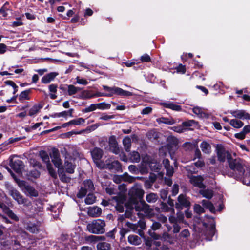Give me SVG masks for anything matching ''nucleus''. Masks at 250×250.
I'll return each mask as SVG.
<instances>
[{
  "label": "nucleus",
  "mask_w": 250,
  "mask_h": 250,
  "mask_svg": "<svg viewBox=\"0 0 250 250\" xmlns=\"http://www.w3.org/2000/svg\"><path fill=\"white\" fill-rule=\"evenodd\" d=\"M158 196L157 194L151 193L146 196V200L149 203H154L157 200Z\"/></svg>",
  "instance_id": "obj_41"
},
{
  "label": "nucleus",
  "mask_w": 250,
  "mask_h": 250,
  "mask_svg": "<svg viewBox=\"0 0 250 250\" xmlns=\"http://www.w3.org/2000/svg\"><path fill=\"white\" fill-rule=\"evenodd\" d=\"M85 122V119L83 118H79L77 119H73L70 121V123L72 125H80L83 124Z\"/></svg>",
  "instance_id": "obj_44"
},
{
  "label": "nucleus",
  "mask_w": 250,
  "mask_h": 250,
  "mask_svg": "<svg viewBox=\"0 0 250 250\" xmlns=\"http://www.w3.org/2000/svg\"><path fill=\"white\" fill-rule=\"evenodd\" d=\"M189 232L188 229L183 230L180 234V235L182 237L186 238L189 236Z\"/></svg>",
  "instance_id": "obj_64"
},
{
  "label": "nucleus",
  "mask_w": 250,
  "mask_h": 250,
  "mask_svg": "<svg viewBox=\"0 0 250 250\" xmlns=\"http://www.w3.org/2000/svg\"><path fill=\"white\" fill-rule=\"evenodd\" d=\"M27 230L33 233H36L39 231V227L34 223H29L25 226Z\"/></svg>",
  "instance_id": "obj_22"
},
{
  "label": "nucleus",
  "mask_w": 250,
  "mask_h": 250,
  "mask_svg": "<svg viewBox=\"0 0 250 250\" xmlns=\"http://www.w3.org/2000/svg\"><path fill=\"white\" fill-rule=\"evenodd\" d=\"M200 193L203 197L208 199H211L213 195V191L211 189H201L200 191Z\"/></svg>",
  "instance_id": "obj_34"
},
{
  "label": "nucleus",
  "mask_w": 250,
  "mask_h": 250,
  "mask_svg": "<svg viewBox=\"0 0 250 250\" xmlns=\"http://www.w3.org/2000/svg\"><path fill=\"white\" fill-rule=\"evenodd\" d=\"M97 107L98 109H109L110 104L105 103H101L97 104Z\"/></svg>",
  "instance_id": "obj_50"
},
{
  "label": "nucleus",
  "mask_w": 250,
  "mask_h": 250,
  "mask_svg": "<svg viewBox=\"0 0 250 250\" xmlns=\"http://www.w3.org/2000/svg\"><path fill=\"white\" fill-rule=\"evenodd\" d=\"M116 208L119 212H123L124 211V205L123 203H118L116 206Z\"/></svg>",
  "instance_id": "obj_55"
},
{
  "label": "nucleus",
  "mask_w": 250,
  "mask_h": 250,
  "mask_svg": "<svg viewBox=\"0 0 250 250\" xmlns=\"http://www.w3.org/2000/svg\"><path fill=\"white\" fill-rule=\"evenodd\" d=\"M81 88L76 87L73 85L70 84L67 85V92L69 96H72L76 94L78 91H80Z\"/></svg>",
  "instance_id": "obj_31"
},
{
  "label": "nucleus",
  "mask_w": 250,
  "mask_h": 250,
  "mask_svg": "<svg viewBox=\"0 0 250 250\" xmlns=\"http://www.w3.org/2000/svg\"><path fill=\"white\" fill-rule=\"evenodd\" d=\"M105 223L101 219H96L87 225V230L92 233L103 234L105 232Z\"/></svg>",
  "instance_id": "obj_4"
},
{
  "label": "nucleus",
  "mask_w": 250,
  "mask_h": 250,
  "mask_svg": "<svg viewBox=\"0 0 250 250\" xmlns=\"http://www.w3.org/2000/svg\"><path fill=\"white\" fill-rule=\"evenodd\" d=\"M166 170V174L169 177H171L174 173L173 167L172 166L168 167L165 168Z\"/></svg>",
  "instance_id": "obj_53"
},
{
  "label": "nucleus",
  "mask_w": 250,
  "mask_h": 250,
  "mask_svg": "<svg viewBox=\"0 0 250 250\" xmlns=\"http://www.w3.org/2000/svg\"><path fill=\"white\" fill-rule=\"evenodd\" d=\"M76 82L78 83L83 85H86L88 84V82L86 79L81 78L79 77L76 78Z\"/></svg>",
  "instance_id": "obj_56"
},
{
  "label": "nucleus",
  "mask_w": 250,
  "mask_h": 250,
  "mask_svg": "<svg viewBox=\"0 0 250 250\" xmlns=\"http://www.w3.org/2000/svg\"><path fill=\"white\" fill-rule=\"evenodd\" d=\"M189 179L190 183L194 186L198 187L200 188H205V185L203 183L204 179L201 176H191Z\"/></svg>",
  "instance_id": "obj_14"
},
{
  "label": "nucleus",
  "mask_w": 250,
  "mask_h": 250,
  "mask_svg": "<svg viewBox=\"0 0 250 250\" xmlns=\"http://www.w3.org/2000/svg\"><path fill=\"white\" fill-rule=\"evenodd\" d=\"M172 129L175 132L178 133H182L185 130V128L184 127L183 125H180L177 126H173L172 127Z\"/></svg>",
  "instance_id": "obj_51"
},
{
  "label": "nucleus",
  "mask_w": 250,
  "mask_h": 250,
  "mask_svg": "<svg viewBox=\"0 0 250 250\" xmlns=\"http://www.w3.org/2000/svg\"><path fill=\"white\" fill-rule=\"evenodd\" d=\"M91 154L94 162L98 163L103 156V152L100 148L95 147L91 151Z\"/></svg>",
  "instance_id": "obj_17"
},
{
  "label": "nucleus",
  "mask_w": 250,
  "mask_h": 250,
  "mask_svg": "<svg viewBox=\"0 0 250 250\" xmlns=\"http://www.w3.org/2000/svg\"><path fill=\"white\" fill-rule=\"evenodd\" d=\"M49 90L50 93H56L57 91V85L51 84L49 86Z\"/></svg>",
  "instance_id": "obj_63"
},
{
  "label": "nucleus",
  "mask_w": 250,
  "mask_h": 250,
  "mask_svg": "<svg viewBox=\"0 0 250 250\" xmlns=\"http://www.w3.org/2000/svg\"><path fill=\"white\" fill-rule=\"evenodd\" d=\"M5 186L8 191L9 194L17 201L18 204L23 205L26 206H29L31 205V202L28 199L24 198L11 184L6 183Z\"/></svg>",
  "instance_id": "obj_3"
},
{
  "label": "nucleus",
  "mask_w": 250,
  "mask_h": 250,
  "mask_svg": "<svg viewBox=\"0 0 250 250\" xmlns=\"http://www.w3.org/2000/svg\"><path fill=\"white\" fill-rule=\"evenodd\" d=\"M140 59L143 62H149L151 61L150 56L147 54H145L142 56Z\"/></svg>",
  "instance_id": "obj_58"
},
{
  "label": "nucleus",
  "mask_w": 250,
  "mask_h": 250,
  "mask_svg": "<svg viewBox=\"0 0 250 250\" xmlns=\"http://www.w3.org/2000/svg\"><path fill=\"white\" fill-rule=\"evenodd\" d=\"M96 197L93 194L89 193L85 199V202L86 204H92L95 202Z\"/></svg>",
  "instance_id": "obj_42"
},
{
  "label": "nucleus",
  "mask_w": 250,
  "mask_h": 250,
  "mask_svg": "<svg viewBox=\"0 0 250 250\" xmlns=\"http://www.w3.org/2000/svg\"><path fill=\"white\" fill-rule=\"evenodd\" d=\"M201 203L204 208L208 209L211 212L214 213L215 212V208L210 201L203 200Z\"/></svg>",
  "instance_id": "obj_28"
},
{
  "label": "nucleus",
  "mask_w": 250,
  "mask_h": 250,
  "mask_svg": "<svg viewBox=\"0 0 250 250\" xmlns=\"http://www.w3.org/2000/svg\"><path fill=\"white\" fill-rule=\"evenodd\" d=\"M97 250H110L111 245L107 242H99L96 246Z\"/></svg>",
  "instance_id": "obj_30"
},
{
  "label": "nucleus",
  "mask_w": 250,
  "mask_h": 250,
  "mask_svg": "<svg viewBox=\"0 0 250 250\" xmlns=\"http://www.w3.org/2000/svg\"><path fill=\"white\" fill-rule=\"evenodd\" d=\"M133 208H135L136 211H138V215L142 212L144 213V216H149L151 215L152 210L150 208V207L144 201L141 200L139 202L133 205Z\"/></svg>",
  "instance_id": "obj_7"
},
{
  "label": "nucleus",
  "mask_w": 250,
  "mask_h": 250,
  "mask_svg": "<svg viewBox=\"0 0 250 250\" xmlns=\"http://www.w3.org/2000/svg\"><path fill=\"white\" fill-rule=\"evenodd\" d=\"M30 92V90H26L21 93L19 96V100L21 102H23L25 100L29 99V94Z\"/></svg>",
  "instance_id": "obj_35"
},
{
  "label": "nucleus",
  "mask_w": 250,
  "mask_h": 250,
  "mask_svg": "<svg viewBox=\"0 0 250 250\" xmlns=\"http://www.w3.org/2000/svg\"><path fill=\"white\" fill-rule=\"evenodd\" d=\"M139 170L140 173L141 174H145L148 173V165L144 163H141L139 165Z\"/></svg>",
  "instance_id": "obj_38"
},
{
  "label": "nucleus",
  "mask_w": 250,
  "mask_h": 250,
  "mask_svg": "<svg viewBox=\"0 0 250 250\" xmlns=\"http://www.w3.org/2000/svg\"><path fill=\"white\" fill-rule=\"evenodd\" d=\"M200 148L202 151L206 154H209L211 152V146L207 142L203 141L200 144Z\"/></svg>",
  "instance_id": "obj_27"
},
{
  "label": "nucleus",
  "mask_w": 250,
  "mask_h": 250,
  "mask_svg": "<svg viewBox=\"0 0 250 250\" xmlns=\"http://www.w3.org/2000/svg\"><path fill=\"white\" fill-rule=\"evenodd\" d=\"M21 189L27 195L37 197L38 193L32 186L28 185L24 181H20L18 183Z\"/></svg>",
  "instance_id": "obj_9"
},
{
  "label": "nucleus",
  "mask_w": 250,
  "mask_h": 250,
  "mask_svg": "<svg viewBox=\"0 0 250 250\" xmlns=\"http://www.w3.org/2000/svg\"><path fill=\"white\" fill-rule=\"evenodd\" d=\"M167 146H162L159 149V153L161 154L163 153L165 155L166 153L164 152V150L167 148L171 158L176 161L177 158L175 156V150L177 149L178 140L176 137L172 136H169L167 138Z\"/></svg>",
  "instance_id": "obj_2"
},
{
  "label": "nucleus",
  "mask_w": 250,
  "mask_h": 250,
  "mask_svg": "<svg viewBox=\"0 0 250 250\" xmlns=\"http://www.w3.org/2000/svg\"><path fill=\"white\" fill-rule=\"evenodd\" d=\"M57 75V74L55 72L50 73L44 76L42 79V83H43L47 84L49 83Z\"/></svg>",
  "instance_id": "obj_21"
},
{
  "label": "nucleus",
  "mask_w": 250,
  "mask_h": 250,
  "mask_svg": "<svg viewBox=\"0 0 250 250\" xmlns=\"http://www.w3.org/2000/svg\"><path fill=\"white\" fill-rule=\"evenodd\" d=\"M123 144L126 151H130L131 148V141L129 137H125L123 140Z\"/></svg>",
  "instance_id": "obj_33"
},
{
  "label": "nucleus",
  "mask_w": 250,
  "mask_h": 250,
  "mask_svg": "<svg viewBox=\"0 0 250 250\" xmlns=\"http://www.w3.org/2000/svg\"><path fill=\"white\" fill-rule=\"evenodd\" d=\"M42 107V106L40 105L36 104L34 105L29 110V115L30 116H32L37 114L39 112Z\"/></svg>",
  "instance_id": "obj_37"
},
{
  "label": "nucleus",
  "mask_w": 250,
  "mask_h": 250,
  "mask_svg": "<svg viewBox=\"0 0 250 250\" xmlns=\"http://www.w3.org/2000/svg\"><path fill=\"white\" fill-rule=\"evenodd\" d=\"M167 194H168V191L167 189H162L160 191L161 197L163 200H165L167 199Z\"/></svg>",
  "instance_id": "obj_62"
},
{
  "label": "nucleus",
  "mask_w": 250,
  "mask_h": 250,
  "mask_svg": "<svg viewBox=\"0 0 250 250\" xmlns=\"http://www.w3.org/2000/svg\"><path fill=\"white\" fill-rule=\"evenodd\" d=\"M5 213L12 219L15 221H18L19 218L9 208H6L4 210Z\"/></svg>",
  "instance_id": "obj_40"
},
{
  "label": "nucleus",
  "mask_w": 250,
  "mask_h": 250,
  "mask_svg": "<svg viewBox=\"0 0 250 250\" xmlns=\"http://www.w3.org/2000/svg\"><path fill=\"white\" fill-rule=\"evenodd\" d=\"M97 108H98L97 104H91L89 107L85 109V111L86 112H91L95 110Z\"/></svg>",
  "instance_id": "obj_57"
},
{
  "label": "nucleus",
  "mask_w": 250,
  "mask_h": 250,
  "mask_svg": "<svg viewBox=\"0 0 250 250\" xmlns=\"http://www.w3.org/2000/svg\"><path fill=\"white\" fill-rule=\"evenodd\" d=\"M161 227V224L157 221H153V224L151 226L152 230L155 231L160 229Z\"/></svg>",
  "instance_id": "obj_52"
},
{
  "label": "nucleus",
  "mask_w": 250,
  "mask_h": 250,
  "mask_svg": "<svg viewBox=\"0 0 250 250\" xmlns=\"http://www.w3.org/2000/svg\"><path fill=\"white\" fill-rule=\"evenodd\" d=\"M11 167L17 173H20L23 167V162L20 160H17L15 161H11L10 163Z\"/></svg>",
  "instance_id": "obj_18"
},
{
  "label": "nucleus",
  "mask_w": 250,
  "mask_h": 250,
  "mask_svg": "<svg viewBox=\"0 0 250 250\" xmlns=\"http://www.w3.org/2000/svg\"><path fill=\"white\" fill-rule=\"evenodd\" d=\"M128 170L130 172L134 174L140 173L139 167H137L135 165H131L129 166Z\"/></svg>",
  "instance_id": "obj_46"
},
{
  "label": "nucleus",
  "mask_w": 250,
  "mask_h": 250,
  "mask_svg": "<svg viewBox=\"0 0 250 250\" xmlns=\"http://www.w3.org/2000/svg\"><path fill=\"white\" fill-rule=\"evenodd\" d=\"M7 49V46L4 43H0V54H4Z\"/></svg>",
  "instance_id": "obj_61"
},
{
  "label": "nucleus",
  "mask_w": 250,
  "mask_h": 250,
  "mask_svg": "<svg viewBox=\"0 0 250 250\" xmlns=\"http://www.w3.org/2000/svg\"><path fill=\"white\" fill-rule=\"evenodd\" d=\"M232 116L240 119H250V114L244 110H236L230 112Z\"/></svg>",
  "instance_id": "obj_16"
},
{
  "label": "nucleus",
  "mask_w": 250,
  "mask_h": 250,
  "mask_svg": "<svg viewBox=\"0 0 250 250\" xmlns=\"http://www.w3.org/2000/svg\"><path fill=\"white\" fill-rule=\"evenodd\" d=\"M192 110L199 118H208V115L203 108L199 106H194L192 108Z\"/></svg>",
  "instance_id": "obj_19"
},
{
  "label": "nucleus",
  "mask_w": 250,
  "mask_h": 250,
  "mask_svg": "<svg viewBox=\"0 0 250 250\" xmlns=\"http://www.w3.org/2000/svg\"><path fill=\"white\" fill-rule=\"evenodd\" d=\"M194 210L198 214H201L205 212L204 208L199 204H195L194 205Z\"/></svg>",
  "instance_id": "obj_47"
},
{
  "label": "nucleus",
  "mask_w": 250,
  "mask_h": 250,
  "mask_svg": "<svg viewBox=\"0 0 250 250\" xmlns=\"http://www.w3.org/2000/svg\"><path fill=\"white\" fill-rule=\"evenodd\" d=\"M229 124L233 127L236 128H241L244 125L242 122L236 119L231 120L229 122Z\"/></svg>",
  "instance_id": "obj_39"
},
{
  "label": "nucleus",
  "mask_w": 250,
  "mask_h": 250,
  "mask_svg": "<svg viewBox=\"0 0 250 250\" xmlns=\"http://www.w3.org/2000/svg\"><path fill=\"white\" fill-rule=\"evenodd\" d=\"M130 159L133 163H138L140 160V154L136 151H133L130 153Z\"/></svg>",
  "instance_id": "obj_36"
},
{
  "label": "nucleus",
  "mask_w": 250,
  "mask_h": 250,
  "mask_svg": "<svg viewBox=\"0 0 250 250\" xmlns=\"http://www.w3.org/2000/svg\"><path fill=\"white\" fill-rule=\"evenodd\" d=\"M128 242L133 245H139L141 242L142 240L141 238L136 235H130L128 237Z\"/></svg>",
  "instance_id": "obj_23"
},
{
  "label": "nucleus",
  "mask_w": 250,
  "mask_h": 250,
  "mask_svg": "<svg viewBox=\"0 0 250 250\" xmlns=\"http://www.w3.org/2000/svg\"><path fill=\"white\" fill-rule=\"evenodd\" d=\"M39 155L42 161L46 165L47 169L49 172L50 175L54 178L57 177L55 170L50 162V158L47 152L45 151H41L39 152Z\"/></svg>",
  "instance_id": "obj_8"
},
{
  "label": "nucleus",
  "mask_w": 250,
  "mask_h": 250,
  "mask_svg": "<svg viewBox=\"0 0 250 250\" xmlns=\"http://www.w3.org/2000/svg\"><path fill=\"white\" fill-rule=\"evenodd\" d=\"M228 162L230 168L233 171L238 172L240 175H242L244 173V165L241 159H233L231 157L229 159Z\"/></svg>",
  "instance_id": "obj_6"
},
{
  "label": "nucleus",
  "mask_w": 250,
  "mask_h": 250,
  "mask_svg": "<svg viewBox=\"0 0 250 250\" xmlns=\"http://www.w3.org/2000/svg\"><path fill=\"white\" fill-rule=\"evenodd\" d=\"M144 193L140 184H136L131 188L128 193L131 208H133L134 204L142 200Z\"/></svg>",
  "instance_id": "obj_1"
},
{
  "label": "nucleus",
  "mask_w": 250,
  "mask_h": 250,
  "mask_svg": "<svg viewBox=\"0 0 250 250\" xmlns=\"http://www.w3.org/2000/svg\"><path fill=\"white\" fill-rule=\"evenodd\" d=\"M106 168L119 170L121 168L120 163L117 161H114L111 164H107Z\"/></svg>",
  "instance_id": "obj_29"
},
{
  "label": "nucleus",
  "mask_w": 250,
  "mask_h": 250,
  "mask_svg": "<svg viewBox=\"0 0 250 250\" xmlns=\"http://www.w3.org/2000/svg\"><path fill=\"white\" fill-rule=\"evenodd\" d=\"M98 126V125H93L90 126L88 127L85 130H81L79 132L72 131L68 132L67 134L69 135H72V134H80L83 132H84L86 131H91L94 130L96 128H97Z\"/></svg>",
  "instance_id": "obj_32"
},
{
  "label": "nucleus",
  "mask_w": 250,
  "mask_h": 250,
  "mask_svg": "<svg viewBox=\"0 0 250 250\" xmlns=\"http://www.w3.org/2000/svg\"><path fill=\"white\" fill-rule=\"evenodd\" d=\"M102 86L104 90L106 92L104 93L105 97H111L114 95L124 96H129L132 95V93L131 92L123 90L118 87H109L106 85H103Z\"/></svg>",
  "instance_id": "obj_5"
},
{
  "label": "nucleus",
  "mask_w": 250,
  "mask_h": 250,
  "mask_svg": "<svg viewBox=\"0 0 250 250\" xmlns=\"http://www.w3.org/2000/svg\"><path fill=\"white\" fill-rule=\"evenodd\" d=\"M105 238L103 236L89 235L85 237V240L87 243L95 244V243L105 240Z\"/></svg>",
  "instance_id": "obj_20"
},
{
  "label": "nucleus",
  "mask_w": 250,
  "mask_h": 250,
  "mask_svg": "<svg viewBox=\"0 0 250 250\" xmlns=\"http://www.w3.org/2000/svg\"><path fill=\"white\" fill-rule=\"evenodd\" d=\"M190 206V203L187 197L180 194L178 197V202L175 204L176 208L181 209L183 207L187 208Z\"/></svg>",
  "instance_id": "obj_12"
},
{
  "label": "nucleus",
  "mask_w": 250,
  "mask_h": 250,
  "mask_svg": "<svg viewBox=\"0 0 250 250\" xmlns=\"http://www.w3.org/2000/svg\"><path fill=\"white\" fill-rule=\"evenodd\" d=\"M94 189V185L90 180H86L83 182V186L81 188L77 194V197L82 198L85 196L87 192H92Z\"/></svg>",
  "instance_id": "obj_10"
},
{
  "label": "nucleus",
  "mask_w": 250,
  "mask_h": 250,
  "mask_svg": "<svg viewBox=\"0 0 250 250\" xmlns=\"http://www.w3.org/2000/svg\"><path fill=\"white\" fill-rule=\"evenodd\" d=\"M64 167L67 173L72 174L74 172L75 165L72 162H69L68 160L65 161Z\"/></svg>",
  "instance_id": "obj_25"
},
{
  "label": "nucleus",
  "mask_w": 250,
  "mask_h": 250,
  "mask_svg": "<svg viewBox=\"0 0 250 250\" xmlns=\"http://www.w3.org/2000/svg\"><path fill=\"white\" fill-rule=\"evenodd\" d=\"M101 213V208L98 207H93L88 210V214L92 217H98Z\"/></svg>",
  "instance_id": "obj_24"
},
{
  "label": "nucleus",
  "mask_w": 250,
  "mask_h": 250,
  "mask_svg": "<svg viewBox=\"0 0 250 250\" xmlns=\"http://www.w3.org/2000/svg\"><path fill=\"white\" fill-rule=\"evenodd\" d=\"M216 150L218 159L220 162H224L226 158L228 161L231 156L230 154L221 146L218 145L216 147Z\"/></svg>",
  "instance_id": "obj_11"
},
{
  "label": "nucleus",
  "mask_w": 250,
  "mask_h": 250,
  "mask_svg": "<svg viewBox=\"0 0 250 250\" xmlns=\"http://www.w3.org/2000/svg\"><path fill=\"white\" fill-rule=\"evenodd\" d=\"M50 157L55 166L59 168L62 166V163L58 150L56 148L52 149Z\"/></svg>",
  "instance_id": "obj_13"
},
{
  "label": "nucleus",
  "mask_w": 250,
  "mask_h": 250,
  "mask_svg": "<svg viewBox=\"0 0 250 250\" xmlns=\"http://www.w3.org/2000/svg\"><path fill=\"white\" fill-rule=\"evenodd\" d=\"M157 219L162 223H166L167 220V217L162 214L157 215Z\"/></svg>",
  "instance_id": "obj_59"
},
{
  "label": "nucleus",
  "mask_w": 250,
  "mask_h": 250,
  "mask_svg": "<svg viewBox=\"0 0 250 250\" xmlns=\"http://www.w3.org/2000/svg\"><path fill=\"white\" fill-rule=\"evenodd\" d=\"M123 181H126V182H128L129 183H132L135 180V177H132V176H131L130 175H129L128 174V173H125L123 175Z\"/></svg>",
  "instance_id": "obj_43"
},
{
  "label": "nucleus",
  "mask_w": 250,
  "mask_h": 250,
  "mask_svg": "<svg viewBox=\"0 0 250 250\" xmlns=\"http://www.w3.org/2000/svg\"><path fill=\"white\" fill-rule=\"evenodd\" d=\"M151 159L148 155H146L142 158V161L141 163H144L146 164H149L151 163Z\"/></svg>",
  "instance_id": "obj_60"
},
{
  "label": "nucleus",
  "mask_w": 250,
  "mask_h": 250,
  "mask_svg": "<svg viewBox=\"0 0 250 250\" xmlns=\"http://www.w3.org/2000/svg\"><path fill=\"white\" fill-rule=\"evenodd\" d=\"M131 213L129 212H125L124 214L121 215L118 217V220L123 221L125 218L131 217Z\"/></svg>",
  "instance_id": "obj_54"
},
{
  "label": "nucleus",
  "mask_w": 250,
  "mask_h": 250,
  "mask_svg": "<svg viewBox=\"0 0 250 250\" xmlns=\"http://www.w3.org/2000/svg\"><path fill=\"white\" fill-rule=\"evenodd\" d=\"M159 122L170 125H172L174 123V121H173V120H169L166 118H160Z\"/></svg>",
  "instance_id": "obj_49"
},
{
  "label": "nucleus",
  "mask_w": 250,
  "mask_h": 250,
  "mask_svg": "<svg viewBox=\"0 0 250 250\" xmlns=\"http://www.w3.org/2000/svg\"><path fill=\"white\" fill-rule=\"evenodd\" d=\"M59 176L62 182L67 183L70 181V178L67 177L63 172H59Z\"/></svg>",
  "instance_id": "obj_45"
},
{
  "label": "nucleus",
  "mask_w": 250,
  "mask_h": 250,
  "mask_svg": "<svg viewBox=\"0 0 250 250\" xmlns=\"http://www.w3.org/2000/svg\"><path fill=\"white\" fill-rule=\"evenodd\" d=\"M163 105L165 107L171 109L173 110L178 111L181 110L180 106L175 104L172 102L164 103H163Z\"/></svg>",
  "instance_id": "obj_26"
},
{
  "label": "nucleus",
  "mask_w": 250,
  "mask_h": 250,
  "mask_svg": "<svg viewBox=\"0 0 250 250\" xmlns=\"http://www.w3.org/2000/svg\"><path fill=\"white\" fill-rule=\"evenodd\" d=\"M196 123L197 122L193 120H190L188 121L183 122L182 123V125L185 128V127L192 126L193 125L196 124Z\"/></svg>",
  "instance_id": "obj_48"
},
{
  "label": "nucleus",
  "mask_w": 250,
  "mask_h": 250,
  "mask_svg": "<svg viewBox=\"0 0 250 250\" xmlns=\"http://www.w3.org/2000/svg\"><path fill=\"white\" fill-rule=\"evenodd\" d=\"M109 145L110 149L113 153L116 154L120 153V148L118 147V145L115 136H112L110 137L109 139Z\"/></svg>",
  "instance_id": "obj_15"
}]
</instances>
